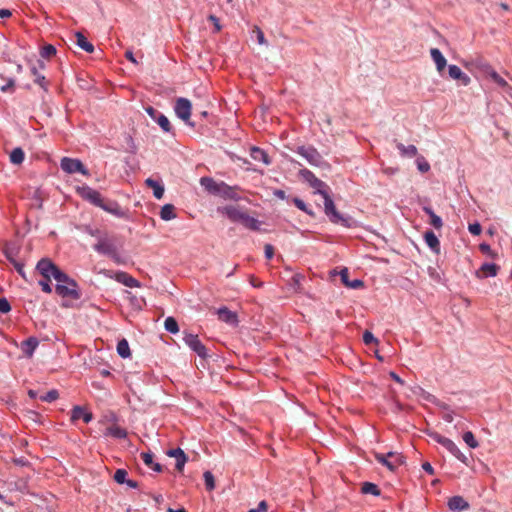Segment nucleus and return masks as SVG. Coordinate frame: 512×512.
Listing matches in <instances>:
<instances>
[{"label":"nucleus","mask_w":512,"mask_h":512,"mask_svg":"<svg viewBox=\"0 0 512 512\" xmlns=\"http://www.w3.org/2000/svg\"><path fill=\"white\" fill-rule=\"evenodd\" d=\"M396 147L399 150L401 156H403V157L412 158V157L417 156L418 150H417L416 146H414V145L405 146L402 143H397Z\"/></svg>","instance_id":"31"},{"label":"nucleus","mask_w":512,"mask_h":512,"mask_svg":"<svg viewBox=\"0 0 512 512\" xmlns=\"http://www.w3.org/2000/svg\"><path fill=\"white\" fill-rule=\"evenodd\" d=\"M145 184L153 189V196L156 199H161L163 197L165 189L162 183L152 178H147L145 180Z\"/></svg>","instance_id":"27"},{"label":"nucleus","mask_w":512,"mask_h":512,"mask_svg":"<svg viewBox=\"0 0 512 512\" xmlns=\"http://www.w3.org/2000/svg\"><path fill=\"white\" fill-rule=\"evenodd\" d=\"M448 507L452 511H464L469 508V503L461 496H453L448 501Z\"/></svg>","instance_id":"20"},{"label":"nucleus","mask_w":512,"mask_h":512,"mask_svg":"<svg viewBox=\"0 0 512 512\" xmlns=\"http://www.w3.org/2000/svg\"><path fill=\"white\" fill-rule=\"evenodd\" d=\"M296 152L313 166L319 167L324 162L320 153L312 146H299Z\"/></svg>","instance_id":"8"},{"label":"nucleus","mask_w":512,"mask_h":512,"mask_svg":"<svg viewBox=\"0 0 512 512\" xmlns=\"http://www.w3.org/2000/svg\"><path fill=\"white\" fill-rule=\"evenodd\" d=\"M60 167L68 174L81 173L82 175H88V170L78 159L63 157L60 162Z\"/></svg>","instance_id":"7"},{"label":"nucleus","mask_w":512,"mask_h":512,"mask_svg":"<svg viewBox=\"0 0 512 512\" xmlns=\"http://www.w3.org/2000/svg\"><path fill=\"white\" fill-rule=\"evenodd\" d=\"M253 33L255 34L259 45H267V41L265 39L264 33L259 27L256 26L253 29Z\"/></svg>","instance_id":"53"},{"label":"nucleus","mask_w":512,"mask_h":512,"mask_svg":"<svg viewBox=\"0 0 512 512\" xmlns=\"http://www.w3.org/2000/svg\"><path fill=\"white\" fill-rule=\"evenodd\" d=\"M218 211L226 215L232 222H239L243 220L245 212L238 209L236 206L229 205L223 208H218Z\"/></svg>","instance_id":"13"},{"label":"nucleus","mask_w":512,"mask_h":512,"mask_svg":"<svg viewBox=\"0 0 512 512\" xmlns=\"http://www.w3.org/2000/svg\"><path fill=\"white\" fill-rule=\"evenodd\" d=\"M200 184L210 193L219 194L220 188L222 186V182L218 183L214 179L210 177H202L200 179Z\"/></svg>","instance_id":"24"},{"label":"nucleus","mask_w":512,"mask_h":512,"mask_svg":"<svg viewBox=\"0 0 512 512\" xmlns=\"http://www.w3.org/2000/svg\"><path fill=\"white\" fill-rule=\"evenodd\" d=\"M98 207L117 218H127L126 211L116 201L102 199Z\"/></svg>","instance_id":"12"},{"label":"nucleus","mask_w":512,"mask_h":512,"mask_svg":"<svg viewBox=\"0 0 512 512\" xmlns=\"http://www.w3.org/2000/svg\"><path fill=\"white\" fill-rule=\"evenodd\" d=\"M416 163L420 172L426 173L430 170V164L425 160L423 156L417 157Z\"/></svg>","instance_id":"49"},{"label":"nucleus","mask_w":512,"mask_h":512,"mask_svg":"<svg viewBox=\"0 0 512 512\" xmlns=\"http://www.w3.org/2000/svg\"><path fill=\"white\" fill-rule=\"evenodd\" d=\"M432 438L437 442L439 443L440 445H442L446 450L450 451V448L452 446H454V442L452 440H450L449 438H446L442 435H439V434H434L432 436Z\"/></svg>","instance_id":"41"},{"label":"nucleus","mask_w":512,"mask_h":512,"mask_svg":"<svg viewBox=\"0 0 512 512\" xmlns=\"http://www.w3.org/2000/svg\"><path fill=\"white\" fill-rule=\"evenodd\" d=\"M69 280L70 281H57L55 291L63 298L69 297L74 300H79L81 298V293L79 291L78 284L70 276Z\"/></svg>","instance_id":"4"},{"label":"nucleus","mask_w":512,"mask_h":512,"mask_svg":"<svg viewBox=\"0 0 512 512\" xmlns=\"http://www.w3.org/2000/svg\"><path fill=\"white\" fill-rule=\"evenodd\" d=\"M4 253H5V256L7 257V259L12 263V260H15L14 256H15V251L14 249H11V248H6L4 250Z\"/></svg>","instance_id":"63"},{"label":"nucleus","mask_w":512,"mask_h":512,"mask_svg":"<svg viewBox=\"0 0 512 512\" xmlns=\"http://www.w3.org/2000/svg\"><path fill=\"white\" fill-rule=\"evenodd\" d=\"M75 37L76 44L79 48L83 49L87 53H92L94 51V45L89 42L81 32H76Z\"/></svg>","instance_id":"28"},{"label":"nucleus","mask_w":512,"mask_h":512,"mask_svg":"<svg viewBox=\"0 0 512 512\" xmlns=\"http://www.w3.org/2000/svg\"><path fill=\"white\" fill-rule=\"evenodd\" d=\"M448 73L452 79L460 81L464 86H467L471 81L470 77L456 65H449Z\"/></svg>","instance_id":"18"},{"label":"nucleus","mask_w":512,"mask_h":512,"mask_svg":"<svg viewBox=\"0 0 512 512\" xmlns=\"http://www.w3.org/2000/svg\"><path fill=\"white\" fill-rule=\"evenodd\" d=\"M15 85V81L14 79L10 78L7 83L3 86H1V91L2 92H8L10 89H12Z\"/></svg>","instance_id":"61"},{"label":"nucleus","mask_w":512,"mask_h":512,"mask_svg":"<svg viewBox=\"0 0 512 512\" xmlns=\"http://www.w3.org/2000/svg\"><path fill=\"white\" fill-rule=\"evenodd\" d=\"M169 457L176 459L175 467L178 471H182L187 462V456L181 448L170 449L167 451Z\"/></svg>","instance_id":"16"},{"label":"nucleus","mask_w":512,"mask_h":512,"mask_svg":"<svg viewBox=\"0 0 512 512\" xmlns=\"http://www.w3.org/2000/svg\"><path fill=\"white\" fill-rule=\"evenodd\" d=\"M36 270L43 276V278L48 280L53 278L56 281H70L69 275L60 270V268L48 258H42L39 260L36 265Z\"/></svg>","instance_id":"3"},{"label":"nucleus","mask_w":512,"mask_h":512,"mask_svg":"<svg viewBox=\"0 0 512 512\" xmlns=\"http://www.w3.org/2000/svg\"><path fill=\"white\" fill-rule=\"evenodd\" d=\"M241 224H243L246 228L253 231H258L261 225L258 219L249 216L247 213L245 214L243 220L241 221Z\"/></svg>","instance_id":"32"},{"label":"nucleus","mask_w":512,"mask_h":512,"mask_svg":"<svg viewBox=\"0 0 512 512\" xmlns=\"http://www.w3.org/2000/svg\"><path fill=\"white\" fill-rule=\"evenodd\" d=\"M433 402L438 405L440 408L446 410V412L443 414V419L448 422V423H451L453 421V415H452V412L449 411V408L448 406L443 403V402H440V401H436V400H433Z\"/></svg>","instance_id":"46"},{"label":"nucleus","mask_w":512,"mask_h":512,"mask_svg":"<svg viewBox=\"0 0 512 512\" xmlns=\"http://www.w3.org/2000/svg\"><path fill=\"white\" fill-rule=\"evenodd\" d=\"M330 274L331 276L339 275L342 283L347 287L352 288V280L349 279V270L347 267L342 268L339 272L332 270Z\"/></svg>","instance_id":"34"},{"label":"nucleus","mask_w":512,"mask_h":512,"mask_svg":"<svg viewBox=\"0 0 512 512\" xmlns=\"http://www.w3.org/2000/svg\"><path fill=\"white\" fill-rule=\"evenodd\" d=\"M468 230L472 235L478 236V235H480L482 228L478 222H475V223L469 224Z\"/></svg>","instance_id":"56"},{"label":"nucleus","mask_w":512,"mask_h":512,"mask_svg":"<svg viewBox=\"0 0 512 512\" xmlns=\"http://www.w3.org/2000/svg\"><path fill=\"white\" fill-rule=\"evenodd\" d=\"M499 271V266L494 263H484L476 272L478 278L494 277Z\"/></svg>","instance_id":"19"},{"label":"nucleus","mask_w":512,"mask_h":512,"mask_svg":"<svg viewBox=\"0 0 512 512\" xmlns=\"http://www.w3.org/2000/svg\"><path fill=\"white\" fill-rule=\"evenodd\" d=\"M104 435L111 436L116 439H125L127 437V431L124 428L113 425V426L106 428Z\"/></svg>","instance_id":"30"},{"label":"nucleus","mask_w":512,"mask_h":512,"mask_svg":"<svg viewBox=\"0 0 512 512\" xmlns=\"http://www.w3.org/2000/svg\"><path fill=\"white\" fill-rule=\"evenodd\" d=\"M203 477L207 490L212 491L215 488V480L213 474L210 471H205Z\"/></svg>","instance_id":"45"},{"label":"nucleus","mask_w":512,"mask_h":512,"mask_svg":"<svg viewBox=\"0 0 512 512\" xmlns=\"http://www.w3.org/2000/svg\"><path fill=\"white\" fill-rule=\"evenodd\" d=\"M361 491L363 494H371L374 496L380 495V489L378 486L371 482H364L361 487Z\"/></svg>","instance_id":"40"},{"label":"nucleus","mask_w":512,"mask_h":512,"mask_svg":"<svg viewBox=\"0 0 512 512\" xmlns=\"http://www.w3.org/2000/svg\"><path fill=\"white\" fill-rule=\"evenodd\" d=\"M25 159V153L20 147L14 148L10 153V162L15 165H20Z\"/></svg>","instance_id":"33"},{"label":"nucleus","mask_w":512,"mask_h":512,"mask_svg":"<svg viewBox=\"0 0 512 512\" xmlns=\"http://www.w3.org/2000/svg\"><path fill=\"white\" fill-rule=\"evenodd\" d=\"M57 52L55 46L53 45H45L42 49H41V52H40V55L43 57V58H50L51 56L55 55Z\"/></svg>","instance_id":"50"},{"label":"nucleus","mask_w":512,"mask_h":512,"mask_svg":"<svg viewBox=\"0 0 512 512\" xmlns=\"http://www.w3.org/2000/svg\"><path fill=\"white\" fill-rule=\"evenodd\" d=\"M164 328L171 334H177L179 332V326L175 318L167 317L164 321Z\"/></svg>","instance_id":"39"},{"label":"nucleus","mask_w":512,"mask_h":512,"mask_svg":"<svg viewBox=\"0 0 512 512\" xmlns=\"http://www.w3.org/2000/svg\"><path fill=\"white\" fill-rule=\"evenodd\" d=\"M38 284L41 287L42 291H44L45 293H51L52 292V287L50 285V280L44 278L42 280H39Z\"/></svg>","instance_id":"54"},{"label":"nucleus","mask_w":512,"mask_h":512,"mask_svg":"<svg viewBox=\"0 0 512 512\" xmlns=\"http://www.w3.org/2000/svg\"><path fill=\"white\" fill-rule=\"evenodd\" d=\"M375 459L390 471H395L397 467L404 463V457L396 452L376 453Z\"/></svg>","instance_id":"6"},{"label":"nucleus","mask_w":512,"mask_h":512,"mask_svg":"<svg viewBox=\"0 0 512 512\" xmlns=\"http://www.w3.org/2000/svg\"><path fill=\"white\" fill-rule=\"evenodd\" d=\"M423 211L429 216V224L433 226L435 229H441L443 227L442 219L434 213L431 207L424 206Z\"/></svg>","instance_id":"29"},{"label":"nucleus","mask_w":512,"mask_h":512,"mask_svg":"<svg viewBox=\"0 0 512 512\" xmlns=\"http://www.w3.org/2000/svg\"><path fill=\"white\" fill-rule=\"evenodd\" d=\"M191 111L192 103L189 99L180 97L176 100L174 105V112L176 116L189 126L194 127V123L190 122Z\"/></svg>","instance_id":"5"},{"label":"nucleus","mask_w":512,"mask_h":512,"mask_svg":"<svg viewBox=\"0 0 512 512\" xmlns=\"http://www.w3.org/2000/svg\"><path fill=\"white\" fill-rule=\"evenodd\" d=\"M83 232L94 237L97 240V242L99 241V238H101L105 234L104 231H101L100 229L94 228L90 225L84 226Z\"/></svg>","instance_id":"42"},{"label":"nucleus","mask_w":512,"mask_h":512,"mask_svg":"<svg viewBox=\"0 0 512 512\" xmlns=\"http://www.w3.org/2000/svg\"><path fill=\"white\" fill-rule=\"evenodd\" d=\"M145 112L149 115V117L155 121L160 128L165 133H172L173 134V128L170 124L169 119L161 112L153 108L152 106H148L145 108Z\"/></svg>","instance_id":"9"},{"label":"nucleus","mask_w":512,"mask_h":512,"mask_svg":"<svg viewBox=\"0 0 512 512\" xmlns=\"http://www.w3.org/2000/svg\"><path fill=\"white\" fill-rule=\"evenodd\" d=\"M217 315L219 320L231 325L236 326L238 324V316L235 312L229 310L227 307L223 306L217 310Z\"/></svg>","instance_id":"14"},{"label":"nucleus","mask_w":512,"mask_h":512,"mask_svg":"<svg viewBox=\"0 0 512 512\" xmlns=\"http://www.w3.org/2000/svg\"><path fill=\"white\" fill-rule=\"evenodd\" d=\"M293 202L299 210L310 213L307 209L306 203L302 199L296 197L293 199Z\"/></svg>","instance_id":"58"},{"label":"nucleus","mask_w":512,"mask_h":512,"mask_svg":"<svg viewBox=\"0 0 512 512\" xmlns=\"http://www.w3.org/2000/svg\"><path fill=\"white\" fill-rule=\"evenodd\" d=\"M119 243L117 237L107 232L93 245V250L100 255L107 256L116 264H122L123 259L119 254Z\"/></svg>","instance_id":"2"},{"label":"nucleus","mask_w":512,"mask_h":512,"mask_svg":"<svg viewBox=\"0 0 512 512\" xmlns=\"http://www.w3.org/2000/svg\"><path fill=\"white\" fill-rule=\"evenodd\" d=\"M38 345H39V340L36 337L31 336V337L27 338L26 340H24L23 342H21L20 348H21L22 352L24 353V355L26 357L30 358L33 356Z\"/></svg>","instance_id":"17"},{"label":"nucleus","mask_w":512,"mask_h":512,"mask_svg":"<svg viewBox=\"0 0 512 512\" xmlns=\"http://www.w3.org/2000/svg\"><path fill=\"white\" fill-rule=\"evenodd\" d=\"M117 353L122 358H128L131 355L128 341L122 339L117 343Z\"/></svg>","instance_id":"38"},{"label":"nucleus","mask_w":512,"mask_h":512,"mask_svg":"<svg viewBox=\"0 0 512 512\" xmlns=\"http://www.w3.org/2000/svg\"><path fill=\"white\" fill-rule=\"evenodd\" d=\"M58 397H59L58 391L55 389H52V390L48 391L47 393L41 395L40 400L43 402H53L56 399H58Z\"/></svg>","instance_id":"47"},{"label":"nucleus","mask_w":512,"mask_h":512,"mask_svg":"<svg viewBox=\"0 0 512 512\" xmlns=\"http://www.w3.org/2000/svg\"><path fill=\"white\" fill-rule=\"evenodd\" d=\"M38 68L39 69L45 68V64L42 60L37 61V66L34 65L31 67V73L35 76L34 82L46 90L47 82H46L45 76L38 72Z\"/></svg>","instance_id":"21"},{"label":"nucleus","mask_w":512,"mask_h":512,"mask_svg":"<svg viewBox=\"0 0 512 512\" xmlns=\"http://www.w3.org/2000/svg\"><path fill=\"white\" fill-rule=\"evenodd\" d=\"M463 440L470 448L474 449L478 447V442L471 431H467L464 433Z\"/></svg>","instance_id":"44"},{"label":"nucleus","mask_w":512,"mask_h":512,"mask_svg":"<svg viewBox=\"0 0 512 512\" xmlns=\"http://www.w3.org/2000/svg\"><path fill=\"white\" fill-rule=\"evenodd\" d=\"M430 55L432 60L434 61L436 68L439 73H442L444 68L446 67L447 61L441 51L437 48H432L430 50Z\"/></svg>","instance_id":"25"},{"label":"nucleus","mask_w":512,"mask_h":512,"mask_svg":"<svg viewBox=\"0 0 512 512\" xmlns=\"http://www.w3.org/2000/svg\"><path fill=\"white\" fill-rule=\"evenodd\" d=\"M449 452L461 462L467 463L468 458L459 450L456 444L450 448Z\"/></svg>","instance_id":"52"},{"label":"nucleus","mask_w":512,"mask_h":512,"mask_svg":"<svg viewBox=\"0 0 512 512\" xmlns=\"http://www.w3.org/2000/svg\"><path fill=\"white\" fill-rule=\"evenodd\" d=\"M424 240L427 246L435 253H440V241L433 231H426Z\"/></svg>","instance_id":"26"},{"label":"nucleus","mask_w":512,"mask_h":512,"mask_svg":"<svg viewBox=\"0 0 512 512\" xmlns=\"http://www.w3.org/2000/svg\"><path fill=\"white\" fill-rule=\"evenodd\" d=\"M12 264L15 267L16 271L24 278L26 279V274L24 271V265L16 260H12Z\"/></svg>","instance_id":"60"},{"label":"nucleus","mask_w":512,"mask_h":512,"mask_svg":"<svg viewBox=\"0 0 512 512\" xmlns=\"http://www.w3.org/2000/svg\"><path fill=\"white\" fill-rule=\"evenodd\" d=\"M302 178L309 183L314 189L315 193L319 194L323 198L325 213L333 223H339L342 221L341 215L337 212L333 199L328 193V186L325 182L317 178L313 172L308 169H302L300 171Z\"/></svg>","instance_id":"1"},{"label":"nucleus","mask_w":512,"mask_h":512,"mask_svg":"<svg viewBox=\"0 0 512 512\" xmlns=\"http://www.w3.org/2000/svg\"><path fill=\"white\" fill-rule=\"evenodd\" d=\"M141 457L147 466H151L153 462V454L151 452H142Z\"/></svg>","instance_id":"59"},{"label":"nucleus","mask_w":512,"mask_h":512,"mask_svg":"<svg viewBox=\"0 0 512 512\" xmlns=\"http://www.w3.org/2000/svg\"><path fill=\"white\" fill-rule=\"evenodd\" d=\"M83 419V421L85 423H89L92 421L93 419V415L92 413L86 411L83 407L81 406H74L72 411H71V419L72 420H78V419Z\"/></svg>","instance_id":"22"},{"label":"nucleus","mask_w":512,"mask_h":512,"mask_svg":"<svg viewBox=\"0 0 512 512\" xmlns=\"http://www.w3.org/2000/svg\"><path fill=\"white\" fill-rule=\"evenodd\" d=\"M77 193L84 200L90 202L91 204H93L94 206H97V207L99 206V204L101 203V201L103 199L101 194L97 190H95L87 185L79 186L77 188Z\"/></svg>","instance_id":"11"},{"label":"nucleus","mask_w":512,"mask_h":512,"mask_svg":"<svg viewBox=\"0 0 512 512\" xmlns=\"http://www.w3.org/2000/svg\"><path fill=\"white\" fill-rule=\"evenodd\" d=\"M479 249L482 253L487 254L492 258H494L496 256V253L492 251L490 245L487 243H481L479 245Z\"/></svg>","instance_id":"55"},{"label":"nucleus","mask_w":512,"mask_h":512,"mask_svg":"<svg viewBox=\"0 0 512 512\" xmlns=\"http://www.w3.org/2000/svg\"><path fill=\"white\" fill-rule=\"evenodd\" d=\"M273 195L275 197H277L278 199H281V200H284L286 199V193L284 190H281V189H276L274 192H273Z\"/></svg>","instance_id":"64"},{"label":"nucleus","mask_w":512,"mask_h":512,"mask_svg":"<svg viewBox=\"0 0 512 512\" xmlns=\"http://www.w3.org/2000/svg\"><path fill=\"white\" fill-rule=\"evenodd\" d=\"M218 195H221L225 198L232 199V200L239 199V196L236 194L234 189L224 182H222V186L220 188V193Z\"/></svg>","instance_id":"37"},{"label":"nucleus","mask_w":512,"mask_h":512,"mask_svg":"<svg viewBox=\"0 0 512 512\" xmlns=\"http://www.w3.org/2000/svg\"><path fill=\"white\" fill-rule=\"evenodd\" d=\"M127 471L125 469H117L114 473V480L118 484H124L127 481Z\"/></svg>","instance_id":"48"},{"label":"nucleus","mask_w":512,"mask_h":512,"mask_svg":"<svg viewBox=\"0 0 512 512\" xmlns=\"http://www.w3.org/2000/svg\"><path fill=\"white\" fill-rule=\"evenodd\" d=\"M489 76L499 87L503 88L505 91L512 90L506 80L502 78L496 71L491 70L489 72Z\"/></svg>","instance_id":"36"},{"label":"nucleus","mask_w":512,"mask_h":512,"mask_svg":"<svg viewBox=\"0 0 512 512\" xmlns=\"http://www.w3.org/2000/svg\"><path fill=\"white\" fill-rule=\"evenodd\" d=\"M11 310V305L6 298H0V312L8 313Z\"/></svg>","instance_id":"57"},{"label":"nucleus","mask_w":512,"mask_h":512,"mask_svg":"<svg viewBox=\"0 0 512 512\" xmlns=\"http://www.w3.org/2000/svg\"><path fill=\"white\" fill-rule=\"evenodd\" d=\"M250 156L254 161L262 162L265 165H269L271 163V160L266 151L259 147H251Z\"/></svg>","instance_id":"23"},{"label":"nucleus","mask_w":512,"mask_h":512,"mask_svg":"<svg viewBox=\"0 0 512 512\" xmlns=\"http://www.w3.org/2000/svg\"><path fill=\"white\" fill-rule=\"evenodd\" d=\"M449 452L461 462L467 463L468 458L459 450L456 444L450 448Z\"/></svg>","instance_id":"51"},{"label":"nucleus","mask_w":512,"mask_h":512,"mask_svg":"<svg viewBox=\"0 0 512 512\" xmlns=\"http://www.w3.org/2000/svg\"><path fill=\"white\" fill-rule=\"evenodd\" d=\"M160 217L164 221L172 220L176 217L174 206L172 204H165L160 211Z\"/></svg>","instance_id":"35"},{"label":"nucleus","mask_w":512,"mask_h":512,"mask_svg":"<svg viewBox=\"0 0 512 512\" xmlns=\"http://www.w3.org/2000/svg\"><path fill=\"white\" fill-rule=\"evenodd\" d=\"M363 342L369 347H377L379 343L378 339L375 338L374 335L368 330H366L363 334Z\"/></svg>","instance_id":"43"},{"label":"nucleus","mask_w":512,"mask_h":512,"mask_svg":"<svg viewBox=\"0 0 512 512\" xmlns=\"http://www.w3.org/2000/svg\"><path fill=\"white\" fill-rule=\"evenodd\" d=\"M183 341L199 357H207V349L197 335L188 333L184 336Z\"/></svg>","instance_id":"10"},{"label":"nucleus","mask_w":512,"mask_h":512,"mask_svg":"<svg viewBox=\"0 0 512 512\" xmlns=\"http://www.w3.org/2000/svg\"><path fill=\"white\" fill-rule=\"evenodd\" d=\"M113 278L117 282L123 284L126 287H130V288L140 287V282L126 272L118 271L115 273Z\"/></svg>","instance_id":"15"},{"label":"nucleus","mask_w":512,"mask_h":512,"mask_svg":"<svg viewBox=\"0 0 512 512\" xmlns=\"http://www.w3.org/2000/svg\"><path fill=\"white\" fill-rule=\"evenodd\" d=\"M273 255H274V250H273L272 245L266 244L265 245V257L267 259H271L273 257Z\"/></svg>","instance_id":"62"}]
</instances>
